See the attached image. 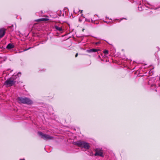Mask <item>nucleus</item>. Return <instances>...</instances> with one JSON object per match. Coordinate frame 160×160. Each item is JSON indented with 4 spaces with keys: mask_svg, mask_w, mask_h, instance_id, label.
Segmentation results:
<instances>
[{
    "mask_svg": "<svg viewBox=\"0 0 160 160\" xmlns=\"http://www.w3.org/2000/svg\"><path fill=\"white\" fill-rule=\"evenodd\" d=\"M100 50L99 49H96L95 48H93L92 49H90L89 50H87V52L88 53H91L93 52H96L99 51Z\"/></svg>",
    "mask_w": 160,
    "mask_h": 160,
    "instance_id": "0eeeda50",
    "label": "nucleus"
},
{
    "mask_svg": "<svg viewBox=\"0 0 160 160\" xmlns=\"http://www.w3.org/2000/svg\"><path fill=\"white\" fill-rule=\"evenodd\" d=\"M54 27H55V29H56L58 31H61L62 30V28L61 27H59L57 26L56 25L54 26Z\"/></svg>",
    "mask_w": 160,
    "mask_h": 160,
    "instance_id": "9d476101",
    "label": "nucleus"
},
{
    "mask_svg": "<svg viewBox=\"0 0 160 160\" xmlns=\"http://www.w3.org/2000/svg\"><path fill=\"white\" fill-rule=\"evenodd\" d=\"M78 53H76V54L75 55V57L76 58L78 56Z\"/></svg>",
    "mask_w": 160,
    "mask_h": 160,
    "instance_id": "f8f14e48",
    "label": "nucleus"
},
{
    "mask_svg": "<svg viewBox=\"0 0 160 160\" xmlns=\"http://www.w3.org/2000/svg\"><path fill=\"white\" fill-rule=\"evenodd\" d=\"M82 10H81V12H80V13H82Z\"/></svg>",
    "mask_w": 160,
    "mask_h": 160,
    "instance_id": "4468645a",
    "label": "nucleus"
},
{
    "mask_svg": "<svg viewBox=\"0 0 160 160\" xmlns=\"http://www.w3.org/2000/svg\"><path fill=\"white\" fill-rule=\"evenodd\" d=\"M95 153L94 154L95 156H103V152L102 151L99 149H96L95 150Z\"/></svg>",
    "mask_w": 160,
    "mask_h": 160,
    "instance_id": "39448f33",
    "label": "nucleus"
},
{
    "mask_svg": "<svg viewBox=\"0 0 160 160\" xmlns=\"http://www.w3.org/2000/svg\"><path fill=\"white\" fill-rule=\"evenodd\" d=\"M31 48H28V49H25V50H24V51H27V50H29V49Z\"/></svg>",
    "mask_w": 160,
    "mask_h": 160,
    "instance_id": "ddd939ff",
    "label": "nucleus"
},
{
    "mask_svg": "<svg viewBox=\"0 0 160 160\" xmlns=\"http://www.w3.org/2000/svg\"><path fill=\"white\" fill-rule=\"evenodd\" d=\"M91 64V61H90V63L89 64Z\"/></svg>",
    "mask_w": 160,
    "mask_h": 160,
    "instance_id": "dca6fc26",
    "label": "nucleus"
},
{
    "mask_svg": "<svg viewBox=\"0 0 160 160\" xmlns=\"http://www.w3.org/2000/svg\"><path fill=\"white\" fill-rule=\"evenodd\" d=\"M21 72H18L15 75H13L11 77L8 78L4 83V85L7 87H10L14 85L16 82V80L19 76V74L21 75Z\"/></svg>",
    "mask_w": 160,
    "mask_h": 160,
    "instance_id": "f257e3e1",
    "label": "nucleus"
},
{
    "mask_svg": "<svg viewBox=\"0 0 160 160\" xmlns=\"http://www.w3.org/2000/svg\"><path fill=\"white\" fill-rule=\"evenodd\" d=\"M48 20V19L47 18H40L36 20V21L37 22H42V21H47Z\"/></svg>",
    "mask_w": 160,
    "mask_h": 160,
    "instance_id": "1a4fd4ad",
    "label": "nucleus"
},
{
    "mask_svg": "<svg viewBox=\"0 0 160 160\" xmlns=\"http://www.w3.org/2000/svg\"><path fill=\"white\" fill-rule=\"evenodd\" d=\"M13 48H14V45L11 43L8 44L6 47V48L8 49H12Z\"/></svg>",
    "mask_w": 160,
    "mask_h": 160,
    "instance_id": "6e6552de",
    "label": "nucleus"
},
{
    "mask_svg": "<svg viewBox=\"0 0 160 160\" xmlns=\"http://www.w3.org/2000/svg\"><path fill=\"white\" fill-rule=\"evenodd\" d=\"M108 50H105L103 51V53L106 55L108 54Z\"/></svg>",
    "mask_w": 160,
    "mask_h": 160,
    "instance_id": "9b49d317",
    "label": "nucleus"
},
{
    "mask_svg": "<svg viewBox=\"0 0 160 160\" xmlns=\"http://www.w3.org/2000/svg\"><path fill=\"white\" fill-rule=\"evenodd\" d=\"M38 134L41 136V138L45 140H52L54 139L53 137L48 134H44L41 132H38Z\"/></svg>",
    "mask_w": 160,
    "mask_h": 160,
    "instance_id": "20e7f679",
    "label": "nucleus"
},
{
    "mask_svg": "<svg viewBox=\"0 0 160 160\" xmlns=\"http://www.w3.org/2000/svg\"><path fill=\"white\" fill-rule=\"evenodd\" d=\"M18 100L19 103L27 105H31L33 103L32 101L30 98L25 97H19Z\"/></svg>",
    "mask_w": 160,
    "mask_h": 160,
    "instance_id": "7ed1b4c3",
    "label": "nucleus"
},
{
    "mask_svg": "<svg viewBox=\"0 0 160 160\" xmlns=\"http://www.w3.org/2000/svg\"><path fill=\"white\" fill-rule=\"evenodd\" d=\"M22 160H25L24 159H23Z\"/></svg>",
    "mask_w": 160,
    "mask_h": 160,
    "instance_id": "a211bd4d",
    "label": "nucleus"
},
{
    "mask_svg": "<svg viewBox=\"0 0 160 160\" xmlns=\"http://www.w3.org/2000/svg\"><path fill=\"white\" fill-rule=\"evenodd\" d=\"M98 43H99V42H97V43H96V44H97Z\"/></svg>",
    "mask_w": 160,
    "mask_h": 160,
    "instance_id": "f3484780",
    "label": "nucleus"
},
{
    "mask_svg": "<svg viewBox=\"0 0 160 160\" xmlns=\"http://www.w3.org/2000/svg\"><path fill=\"white\" fill-rule=\"evenodd\" d=\"M6 29L4 28L0 29V39L3 37L4 35Z\"/></svg>",
    "mask_w": 160,
    "mask_h": 160,
    "instance_id": "423d86ee",
    "label": "nucleus"
},
{
    "mask_svg": "<svg viewBox=\"0 0 160 160\" xmlns=\"http://www.w3.org/2000/svg\"><path fill=\"white\" fill-rule=\"evenodd\" d=\"M84 29H82V31L83 32V31H84Z\"/></svg>",
    "mask_w": 160,
    "mask_h": 160,
    "instance_id": "2eb2a0df",
    "label": "nucleus"
},
{
    "mask_svg": "<svg viewBox=\"0 0 160 160\" xmlns=\"http://www.w3.org/2000/svg\"><path fill=\"white\" fill-rule=\"evenodd\" d=\"M74 145H76L81 148L88 149L90 147L89 144L82 140L78 141L73 143Z\"/></svg>",
    "mask_w": 160,
    "mask_h": 160,
    "instance_id": "f03ea898",
    "label": "nucleus"
}]
</instances>
